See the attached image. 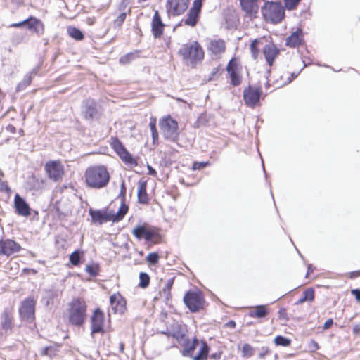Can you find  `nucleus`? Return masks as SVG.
<instances>
[{
  "label": "nucleus",
  "instance_id": "1",
  "mask_svg": "<svg viewBox=\"0 0 360 360\" xmlns=\"http://www.w3.org/2000/svg\"><path fill=\"white\" fill-rule=\"evenodd\" d=\"M84 176L87 186L94 189L106 187L110 179L107 167L103 165L88 167L85 171Z\"/></svg>",
  "mask_w": 360,
  "mask_h": 360
},
{
  "label": "nucleus",
  "instance_id": "2",
  "mask_svg": "<svg viewBox=\"0 0 360 360\" xmlns=\"http://www.w3.org/2000/svg\"><path fill=\"white\" fill-rule=\"evenodd\" d=\"M68 321L75 326H82L86 319L87 305L81 298H74L69 304Z\"/></svg>",
  "mask_w": 360,
  "mask_h": 360
},
{
  "label": "nucleus",
  "instance_id": "3",
  "mask_svg": "<svg viewBox=\"0 0 360 360\" xmlns=\"http://www.w3.org/2000/svg\"><path fill=\"white\" fill-rule=\"evenodd\" d=\"M179 53L186 60L187 65L192 67H195L204 58L203 50L197 41L191 44H184L179 50Z\"/></svg>",
  "mask_w": 360,
  "mask_h": 360
},
{
  "label": "nucleus",
  "instance_id": "4",
  "mask_svg": "<svg viewBox=\"0 0 360 360\" xmlns=\"http://www.w3.org/2000/svg\"><path fill=\"white\" fill-rule=\"evenodd\" d=\"M261 11L266 21L274 24L280 22L285 15V10L281 2L266 1Z\"/></svg>",
  "mask_w": 360,
  "mask_h": 360
},
{
  "label": "nucleus",
  "instance_id": "5",
  "mask_svg": "<svg viewBox=\"0 0 360 360\" xmlns=\"http://www.w3.org/2000/svg\"><path fill=\"white\" fill-rule=\"evenodd\" d=\"M159 125L164 139L176 142L179 139L178 122L168 115L160 120Z\"/></svg>",
  "mask_w": 360,
  "mask_h": 360
},
{
  "label": "nucleus",
  "instance_id": "6",
  "mask_svg": "<svg viewBox=\"0 0 360 360\" xmlns=\"http://www.w3.org/2000/svg\"><path fill=\"white\" fill-rule=\"evenodd\" d=\"M186 307L192 313H195L202 309L205 304V297L202 292L199 290H189L183 298Z\"/></svg>",
  "mask_w": 360,
  "mask_h": 360
},
{
  "label": "nucleus",
  "instance_id": "7",
  "mask_svg": "<svg viewBox=\"0 0 360 360\" xmlns=\"http://www.w3.org/2000/svg\"><path fill=\"white\" fill-rule=\"evenodd\" d=\"M110 139L111 148L125 165L133 167L138 165L137 160L127 150L124 144L117 136H112Z\"/></svg>",
  "mask_w": 360,
  "mask_h": 360
},
{
  "label": "nucleus",
  "instance_id": "8",
  "mask_svg": "<svg viewBox=\"0 0 360 360\" xmlns=\"http://www.w3.org/2000/svg\"><path fill=\"white\" fill-rule=\"evenodd\" d=\"M132 234L138 240L144 238L146 242L157 243L160 236L155 227L150 226L146 223L137 225L132 231Z\"/></svg>",
  "mask_w": 360,
  "mask_h": 360
},
{
  "label": "nucleus",
  "instance_id": "9",
  "mask_svg": "<svg viewBox=\"0 0 360 360\" xmlns=\"http://www.w3.org/2000/svg\"><path fill=\"white\" fill-rule=\"evenodd\" d=\"M35 304L33 297L25 299L19 307V316L22 321L29 323H33L35 320Z\"/></svg>",
  "mask_w": 360,
  "mask_h": 360
},
{
  "label": "nucleus",
  "instance_id": "10",
  "mask_svg": "<svg viewBox=\"0 0 360 360\" xmlns=\"http://www.w3.org/2000/svg\"><path fill=\"white\" fill-rule=\"evenodd\" d=\"M105 315L100 308H96L91 316V334L103 333Z\"/></svg>",
  "mask_w": 360,
  "mask_h": 360
},
{
  "label": "nucleus",
  "instance_id": "11",
  "mask_svg": "<svg viewBox=\"0 0 360 360\" xmlns=\"http://www.w3.org/2000/svg\"><path fill=\"white\" fill-rule=\"evenodd\" d=\"M262 91L261 87L253 89L250 85L243 91V100L245 105L254 108L259 102Z\"/></svg>",
  "mask_w": 360,
  "mask_h": 360
},
{
  "label": "nucleus",
  "instance_id": "12",
  "mask_svg": "<svg viewBox=\"0 0 360 360\" xmlns=\"http://www.w3.org/2000/svg\"><path fill=\"white\" fill-rule=\"evenodd\" d=\"M82 115L86 120H94L99 117L98 105L95 100L87 98L82 102Z\"/></svg>",
  "mask_w": 360,
  "mask_h": 360
},
{
  "label": "nucleus",
  "instance_id": "13",
  "mask_svg": "<svg viewBox=\"0 0 360 360\" xmlns=\"http://www.w3.org/2000/svg\"><path fill=\"white\" fill-rule=\"evenodd\" d=\"M44 168L51 179L54 181H58L62 179L64 174V169L60 161H49L46 163Z\"/></svg>",
  "mask_w": 360,
  "mask_h": 360
},
{
  "label": "nucleus",
  "instance_id": "14",
  "mask_svg": "<svg viewBox=\"0 0 360 360\" xmlns=\"http://www.w3.org/2000/svg\"><path fill=\"white\" fill-rule=\"evenodd\" d=\"M189 0H167L166 8L168 13L173 16L183 14L188 7Z\"/></svg>",
  "mask_w": 360,
  "mask_h": 360
},
{
  "label": "nucleus",
  "instance_id": "15",
  "mask_svg": "<svg viewBox=\"0 0 360 360\" xmlns=\"http://www.w3.org/2000/svg\"><path fill=\"white\" fill-rule=\"evenodd\" d=\"M21 248L20 245L13 239L0 240V255L10 257L18 252Z\"/></svg>",
  "mask_w": 360,
  "mask_h": 360
},
{
  "label": "nucleus",
  "instance_id": "16",
  "mask_svg": "<svg viewBox=\"0 0 360 360\" xmlns=\"http://www.w3.org/2000/svg\"><path fill=\"white\" fill-rule=\"evenodd\" d=\"M1 329L5 335L12 333L14 326L13 316L8 308H4L0 314Z\"/></svg>",
  "mask_w": 360,
  "mask_h": 360
},
{
  "label": "nucleus",
  "instance_id": "17",
  "mask_svg": "<svg viewBox=\"0 0 360 360\" xmlns=\"http://www.w3.org/2000/svg\"><path fill=\"white\" fill-rule=\"evenodd\" d=\"M89 214L91 216L92 223L94 224L101 225L105 222L113 221L112 214L108 212L107 209L94 210L90 208Z\"/></svg>",
  "mask_w": 360,
  "mask_h": 360
},
{
  "label": "nucleus",
  "instance_id": "18",
  "mask_svg": "<svg viewBox=\"0 0 360 360\" xmlns=\"http://www.w3.org/2000/svg\"><path fill=\"white\" fill-rule=\"evenodd\" d=\"M171 327V337L175 338L179 344H185L187 342L186 333L187 328L186 325H182L178 322H174Z\"/></svg>",
  "mask_w": 360,
  "mask_h": 360
},
{
  "label": "nucleus",
  "instance_id": "19",
  "mask_svg": "<svg viewBox=\"0 0 360 360\" xmlns=\"http://www.w3.org/2000/svg\"><path fill=\"white\" fill-rule=\"evenodd\" d=\"M14 208L17 214L27 217L31 214V209L27 201L16 193L14 197Z\"/></svg>",
  "mask_w": 360,
  "mask_h": 360
},
{
  "label": "nucleus",
  "instance_id": "20",
  "mask_svg": "<svg viewBox=\"0 0 360 360\" xmlns=\"http://www.w3.org/2000/svg\"><path fill=\"white\" fill-rule=\"evenodd\" d=\"M61 292L55 286H52L51 288L44 289L42 291L41 302L45 306L49 307L53 305L56 301Z\"/></svg>",
  "mask_w": 360,
  "mask_h": 360
},
{
  "label": "nucleus",
  "instance_id": "21",
  "mask_svg": "<svg viewBox=\"0 0 360 360\" xmlns=\"http://www.w3.org/2000/svg\"><path fill=\"white\" fill-rule=\"evenodd\" d=\"M165 25L163 23L161 16L158 11H155L151 22V32L155 39L162 37Z\"/></svg>",
  "mask_w": 360,
  "mask_h": 360
},
{
  "label": "nucleus",
  "instance_id": "22",
  "mask_svg": "<svg viewBox=\"0 0 360 360\" xmlns=\"http://www.w3.org/2000/svg\"><path fill=\"white\" fill-rule=\"evenodd\" d=\"M110 303L115 314H123L127 309L126 300L120 292L110 295Z\"/></svg>",
  "mask_w": 360,
  "mask_h": 360
},
{
  "label": "nucleus",
  "instance_id": "23",
  "mask_svg": "<svg viewBox=\"0 0 360 360\" xmlns=\"http://www.w3.org/2000/svg\"><path fill=\"white\" fill-rule=\"evenodd\" d=\"M25 27L34 33L38 36H41L44 32V25L42 21L36 17L30 16L26 18Z\"/></svg>",
  "mask_w": 360,
  "mask_h": 360
},
{
  "label": "nucleus",
  "instance_id": "24",
  "mask_svg": "<svg viewBox=\"0 0 360 360\" xmlns=\"http://www.w3.org/2000/svg\"><path fill=\"white\" fill-rule=\"evenodd\" d=\"M303 43V30L300 27H298L296 31L288 36L285 40V45L292 48H295Z\"/></svg>",
  "mask_w": 360,
  "mask_h": 360
},
{
  "label": "nucleus",
  "instance_id": "25",
  "mask_svg": "<svg viewBox=\"0 0 360 360\" xmlns=\"http://www.w3.org/2000/svg\"><path fill=\"white\" fill-rule=\"evenodd\" d=\"M45 185V181L34 174L30 176L26 182L27 188L34 192L41 191Z\"/></svg>",
  "mask_w": 360,
  "mask_h": 360
},
{
  "label": "nucleus",
  "instance_id": "26",
  "mask_svg": "<svg viewBox=\"0 0 360 360\" xmlns=\"http://www.w3.org/2000/svg\"><path fill=\"white\" fill-rule=\"evenodd\" d=\"M39 70V66H37L27 73L22 80L18 84L16 91L19 92L26 89L31 84L32 78L37 75Z\"/></svg>",
  "mask_w": 360,
  "mask_h": 360
},
{
  "label": "nucleus",
  "instance_id": "27",
  "mask_svg": "<svg viewBox=\"0 0 360 360\" xmlns=\"http://www.w3.org/2000/svg\"><path fill=\"white\" fill-rule=\"evenodd\" d=\"M207 49L213 55H219L224 52L226 49V44L223 39H212L210 40L207 45Z\"/></svg>",
  "mask_w": 360,
  "mask_h": 360
},
{
  "label": "nucleus",
  "instance_id": "28",
  "mask_svg": "<svg viewBox=\"0 0 360 360\" xmlns=\"http://www.w3.org/2000/svg\"><path fill=\"white\" fill-rule=\"evenodd\" d=\"M147 182L146 181H140L139 182L137 198L138 202L142 205H146L149 202L147 193Z\"/></svg>",
  "mask_w": 360,
  "mask_h": 360
},
{
  "label": "nucleus",
  "instance_id": "29",
  "mask_svg": "<svg viewBox=\"0 0 360 360\" xmlns=\"http://www.w3.org/2000/svg\"><path fill=\"white\" fill-rule=\"evenodd\" d=\"M210 347L205 340L200 341V345L198 354L193 357V360H207Z\"/></svg>",
  "mask_w": 360,
  "mask_h": 360
},
{
  "label": "nucleus",
  "instance_id": "30",
  "mask_svg": "<svg viewBox=\"0 0 360 360\" xmlns=\"http://www.w3.org/2000/svg\"><path fill=\"white\" fill-rule=\"evenodd\" d=\"M264 58H276L280 53V49L273 42L265 44L262 49Z\"/></svg>",
  "mask_w": 360,
  "mask_h": 360
},
{
  "label": "nucleus",
  "instance_id": "31",
  "mask_svg": "<svg viewBox=\"0 0 360 360\" xmlns=\"http://www.w3.org/2000/svg\"><path fill=\"white\" fill-rule=\"evenodd\" d=\"M200 13L189 9L186 18L182 20V22H184L186 25L195 27L200 20Z\"/></svg>",
  "mask_w": 360,
  "mask_h": 360
},
{
  "label": "nucleus",
  "instance_id": "32",
  "mask_svg": "<svg viewBox=\"0 0 360 360\" xmlns=\"http://www.w3.org/2000/svg\"><path fill=\"white\" fill-rule=\"evenodd\" d=\"M269 314V310L266 308V305H257L255 307V310L250 311L248 312V316L250 317H256L258 319H262L267 316Z\"/></svg>",
  "mask_w": 360,
  "mask_h": 360
},
{
  "label": "nucleus",
  "instance_id": "33",
  "mask_svg": "<svg viewBox=\"0 0 360 360\" xmlns=\"http://www.w3.org/2000/svg\"><path fill=\"white\" fill-rule=\"evenodd\" d=\"M242 9L248 14L256 12L258 6L257 0H240Z\"/></svg>",
  "mask_w": 360,
  "mask_h": 360
},
{
  "label": "nucleus",
  "instance_id": "34",
  "mask_svg": "<svg viewBox=\"0 0 360 360\" xmlns=\"http://www.w3.org/2000/svg\"><path fill=\"white\" fill-rule=\"evenodd\" d=\"M314 290L312 288H308L302 292V296L295 303L296 305L301 304L304 302H312L314 300Z\"/></svg>",
  "mask_w": 360,
  "mask_h": 360
},
{
  "label": "nucleus",
  "instance_id": "35",
  "mask_svg": "<svg viewBox=\"0 0 360 360\" xmlns=\"http://www.w3.org/2000/svg\"><path fill=\"white\" fill-rule=\"evenodd\" d=\"M129 206L125 203V201H121V205L116 213L111 212L112 214L113 222L121 221L127 213Z\"/></svg>",
  "mask_w": 360,
  "mask_h": 360
},
{
  "label": "nucleus",
  "instance_id": "36",
  "mask_svg": "<svg viewBox=\"0 0 360 360\" xmlns=\"http://www.w3.org/2000/svg\"><path fill=\"white\" fill-rule=\"evenodd\" d=\"M141 51L136 50L133 52L128 53L122 56H121L119 59V62L120 64L127 65L130 63L134 60L140 57Z\"/></svg>",
  "mask_w": 360,
  "mask_h": 360
},
{
  "label": "nucleus",
  "instance_id": "37",
  "mask_svg": "<svg viewBox=\"0 0 360 360\" xmlns=\"http://www.w3.org/2000/svg\"><path fill=\"white\" fill-rule=\"evenodd\" d=\"M174 281V277L169 278L167 281L165 286L160 292V294L161 295V296L165 297L167 302L172 298L171 289L173 286Z\"/></svg>",
  "mask_w": 360,
  "mask_h": 360
},
{
  "label": "nucleus",
  "instance_id": "38",
  "mask_svg": "<svg viewBox=\"0 0 360 360\" xmlns=\"http://www.w3.org/2000/svg\"><path fill=\"white\" fill-rule=\"evenodd\" d=\"M210 116L207 112H202L193 123L195 128L207 126L210 122Z\"/></svg>",
  "mask_w": 360,
  "mask_h": 360
},
{
  "label": "nucleus",
  "instance_id": "39",
  "mask_svg": "<svg viewBox=\"0 0 360 360\" xmlns=\"http://www.w3.org/2000/svg\"><path fill=\"white\" fill-rule=\"evenodd\" d=\"M67 31L69 36L77 41H82L84 38V33L77 27L69 26Z\"/></svg>",
  "mask_w": 360,
  "mask_h": 360
},
{
  "label": "nucleus",
  "instance_id": "40",
  "mask_svg": "<svg viewBox=\"0 0 360 360\" xmlns=\"http://www.w3.org/2000/svg\"><path fill=\"white\" fill-rule=\"evenodd\" d=\"M262 44V39H255L250 44V49L254 60L258 58L259 53V45Z\"/></svg>",
  "mask_w": 360,
  "mask_h": 360
},
{
  "label": "nucleus",
  "instance_id": "41",
  "mask_svg": "<svg viewBox=\"0 0 360 360\" xmlns=\"http://www.w3.org/2000/svg\"><path fill=\"white\" fill-rule=\"evenodd\" d=\"M83 255H84V252L82 250H80L79 249L75 250L70 255V257H69L70 262L73 266H79V264H80L81 259L83 257Z\"/></svg>",
  "mask_w": 360,
  "mask_h": 360
},
{
  "label": "nucleus",
  "instance_id": "42",
  "mask_svg": "<svg viewBox=\"0 0 360 360\" xmlns=\"http://www.w3.org/2000/svg\"><path fill=\"white\" fill-rule=\"evenodd\" d=\"M187 342L185 344H181L184 346V349L181 353L183 356L184 357H193V353L196 347L191 345L189 339L186 338Z\"/></svg>",
  "mask_w": 360,
  "mask_h": 360
},
{
  "label": "nucleus",
  "instance_id": "43",
  "mask_svg": "<svg viewBox=\"0 0 360 360\" xmlns=\"http://www.w3.org/2000/svg\"><path fill=\"white\" fill-rule=\"evenodd\" d=\"M150 129L151 131V135L153 139V143L155 145L158 141V131L156 127V119L151 117L149 122Z\"/></svg>",
  "mask_w": 360,
  "mask_h": 360
},
{
  "label": "nucleus",
  "instance_id": "44",
  "mask_svg": "<svg viewBox=\"0 0 360 360\" xmlns=\"http://www.w3.org/2000/svg\"><path fill=\"white\" fill-rule=\"evenodd\" d=\"M86 272L92 277H96L99 274L100 265L98 263H91L86 265L85 268Z\"/></svg>",
  "mask_w": 360,
  "mask_h": 360
},
{
  "label": "nucleus",
  "instance_id": "45",
  "mask_svg": "<svg viewBox=\"0 0 360 360\" xmlns=\"http://www.w3.org/2000/svg\"><path fill=\"white\" fill-rule=\"evenodd\" d=\"M230 77V84L233 86H239L242 82V77L237 72H228Z\"/></svg>",
  "mask_w": 360,
  "mask_h": 360
},
{
  "label": "nucleus",
  "instance_id": "46",
  "mask_svg": "<svg viewBox=\"0 0 360 360\" xmlns=\"http://www.w3.org/2000/svg\"><path fill=\"white\" fill-rule=\"evenodd\" d=\"M256 349H254L250 344L245 343L243 346L242 356L243 358H250L255 354Z\"/></svg>",
  "mask_w": 360,
  "mask_h": 360
},
{
  "label": "nucleus",
  "instance_id": "47",
  "mask_svg": "<svg viewBox=\"0 0 360 360\" xmlns=\"http://www.w3.org/2000/svg\"><path fill=\"white\" fill-rule=\"evenodd\" d=\"M139 286L141 288H146L150 284V276L146 272H141L139 274Z\"/></svg>",
  "mask_w": 360,
  "mask_h": 360
},
{
  "label": "nucleus",
  "instance_id": "48",
  "mask_svg": "<svg viewBox=\"0 0 360 360\" xmlns=\"http://www.w3.org/2000/svg\"><path fill=\"white\" fill-rule=\"evenodd\" d=\"M274 343L278 346L288 347L290 345L291 340L283 335H277L274 338Z\"/></svg>",
  "mask_w": 360,
  "mask_h": 360
},
{
  "label": "nucleus",
  "instance_id": "49",
  "mask_svg": "<svg viewBox=\"0 0 360 360\" xmlns=\"http://www.w3.org/2000/svg\"><path fill=\"white\" fill-rule=\"evenodd\" d=\"M159 255L156 252L149 253L146 257V261L150 265H155L159 262Z\"/></svg>",
  "mask_w": 360,
  "mask_h": 360
},
{
  "label": "nucleus",
  "instance_id": "50",
  "mask_svg": "<svg viewBox=\"0 0 360 360\" xmlns=\"http://www.w3.org/2000/svg\"><path fill=\"white\" fill-rule=\"evenodd\" d=\"M56 350L57 349L55 346H48L44 348L42 354L49 356L50 358H53L56 356Z\"/></svg>",
  "mask_w": 360,
  "mask_h": 360
},
{
  "label": "nucleus",
  "instance_id": "51",
  "mask_svg": "<svg viewBox=\"0 0 360 360\" xmlns=\"http://www.w3.org/2000/svg\"><path fill=\"white\" fill-rule=\"evenodd\" d=\"M237 68H238V63H237V61L236 60V58H231L228 64H227V66H226V71L227 72H236L237 71Z\"/></svg>",
  "mask_w": 360,
  "mask_h": 360
},
{
  "label": "nucleus",
  "instance_id": "52",
  "mask_svg": "<svg viewBox=\"0 0 360 360\" xmlns=\"http://www.w3.org/2000/svg\"><path fill=\"white\" fill-rule=\"evenodd\" d=\"M127 18V13L122 12L117 18L114 20V25L116 27H120Z\"/></svg>",
  "mask_w": 360,
  "mask_h": 360
},
{
  "label": "nucleus",
  "instance_id": "53",
  "mask_svg": "<svg viewBox=\"0 0 360 360\" xmlns=\"http://www.w3.org/2000/svg\"><path fill=\"white\" fill-rule=\"evenodd\" d=\"M301 0H285V7L289 10H294Z\"/></svg>",
  "mask_w": 360,
  "mask_h": 360
},
{
  "label": "nucleus",
  "instance_id": "54",
  "mask_svg": "<svg viewBox=\"0 0 360 360\" xmlns=\"http://www.w3.org/2000/svg\"><path fill=\"white\" fill-rule=\"evenodd\" d=\"M202 7V0H194V1L193 3V6L190 8V10L200 13Z\"/></svg>",
  "mask_w": 360,
  "mask_h": 360
},
{
  "label": "nucleus",
  "instance_id": "55",
  "mask_svg": "<svg viewBox=\"0 0 360 360\" xmlns=\"http://www.w3.org/2000/svg\"><path fill=\"white\" fill-rule=\"evenodd\" d=\"M210 165V162H194L192 165L193 170H199Z\"/></svg>",
  "mask_w": 360,
  "mask_h": 360
},
{
  "label": "nucleus",
  "instance_id": "56",
  "mask_svg": "<svg viewBox=\"0 0 360 360\" xmlns=\"http://www.w3.org/2000/svg\"><path fill=\"white\" fill-rule=\"evenodd\" d=\"M126 192H127V188L125 186L124 181H122V184L120 185V194L118 195V198H121V201H125L126 200Z\"/></svg>",
  "mask_w": 360,
  "mask_h": 360
},
{
  "label": "nucleus",
  "instance_id": "57",
  "mask_svg": "<svg viewBox=\"0 0 360 360\" xmlns=\"http://www.w3.org/2000/svg\"><path fill=\"white\" fill-rule=\"evenodd\" d=\"M0 191L8 194L11 193L12 191L11 188L8 186L7 181H2L1 179H0Z\"/></svg>",
  "mask_w": 360,
  "mask_h": 360
},
{
  "label": "nucleus",
  "instance_id": "58",
  "mask_svg": "<svg viewBox=\"0 0 360 360\" xmlns=\"http://www.w3.org/2000/svg\"><path fill=\"white\" fill-rule=\"evenodd\" d=\"M278 318L285 321H288V314L285 308H281L278 311Z\"/></svg>",
  "mask_w": 360,
  "mask_h": 360
},
{
  "label": "nucleus",
  "instance_id": "59",
  "mask_svg": "<svg viewBox=\"0 0 360 360\" xmlns=\"http://www.w3.org/2000/svg\"><path fill=\"white\" fill-rule=\"evenodd\" d=\"M129 3V0H122L120 3L118 5V10L124 12L126 8L127 7L128 4Z\"/></svg>",
  "mask_w": 360,
  "mask_h": 360
},
{
  "label": "nucleus",
  "instance_id": "60",
  "mask_svg": "<svg viewBox=\"0 0 360 360\" xmlns=\"http://www.w3.org/2000/svg\"><path fill=\"white\" fill-rule=\"evenodd\" d=\"M351 294L355 297L358 302H360V289L354 288L351 290Z\"/></svg>",
  "mask_w": 360,
  "mask_h": 360
},
{
  "label": "nucleus",
  "instance_id": "61",
  "mask_svg": "<svg viewBox=\"0 0 360 360\" xmlns=\"http://www.w3.org/2000/svg\"><path fill=\"white\" fill-rule=\"evenodd\" d=\"M219 67L214 68L210 72V76L209 80L213 79L215 77H218L220 74H219Z\"/></svg>",
  "mask_w": 360,
  "mask_h": 360
},
{
  "label": "nucleus",
  "instance_id": "62",
  "mask_svg": "<svg viewBox=\"0 0 360 360\" xmlns=\"http://www.w3.org/2000/svg\"><path fill=\"white\" fill-rule=\"evenodd\" d=\"M333 323L334 322H333V319H327L323 324V329L327 330V329L330 328L333 325Z\"/></svg>",
  "mask_w": 360,
  "mask_h": 360
},
{
  "label": "nucleus",
  "instance_id": "63",
  "mask_svg": "<svg viewBox=\"0 0 360 360\" xmlns=\"http://www.w3.org/2000/svg\"><path fill=\"white\" fill-rule=\"evenodd\" d=\"M147 169H148V175H150V176H157L156 170L151 165H150L149 164L147 165Z\"/></svg>",
  "mask_w": 360,
  "mask_h": 360
},
{
  "label": "nucleus",
  "instance_id": "64",
  "mask_svg": "<svg viewBox=\"0 0 360 360\" xmlns=\"http://www.w3.org/2000/svg\"><path fill=\"white\" fill-rule=\"evenodd\" d=\"M352 333L355 335H360V324H356L353 326Z\"/></svg>",
  "mask_w": 360,
  "mask_h": 360
}]
</instances>
